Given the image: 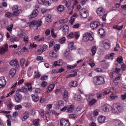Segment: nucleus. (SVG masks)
Returning a JSON list of instances; mask_svg holds the SVG:
<instances>
[{
	"mask_svg": "<svg viewBox=\"0 0 126 126\" xmlns=\"http://www.w3.org/2000/svg\"><path fill=\"white\" fill-rule=\"evenodd\" d=\"M111 112L114 115H120L123 112V107L119 104H114L111 108Z\"/></svg>",
	"mask_w": 126,
	"mask_h": 126,
	"instance_id": "nucleus-1",
	"label": "nucleus"
},
{
	"mask_svg": "<svg viewBox=\"0 0 126 126\" xmlns=\"http://www.w3.org/2000/svg\"><path fill=\"white\" fill-rule=\"evenodd\" d=\"M94 37H93V32H85L83 34L82 40L84 42H88V41H93Z\"/></svg>",
	"mask_w": 126,
	"mask_h": 126,
	"instance_id": "nucleus-2",
	"label": "nucleus"
},
{
	"mask_svg": "<svg viewBox=\"0 0 126 126\" xmlns=\"http://www.w3.org/2000/svg\"><path fill=\"white\" fill-rule=\"evenodd\" d=\"M42 25V21L41 20H33L30 23V27L32 28L33 30H37L39 26Z\"/></svg>",
	"mask_w": 126,
	"mask_h": 126,
	"instance_id": "nucleus-3",
	"label": "nucleus"
},
{
	"mask_svg": "<svg viewBox=\"0 0 126 126\" xmlns=\"http://www.w3.org/2000/svg\"><path fill=\"white\" fill-rule=\"evenodd\" d=\"M94 83L95 85H102L105 84V79L102 76L95 77L94 78Z\"/></svg>",
	"mask_w": 126,
	"mask_h": 126,
	"instance_id": "nucleus-4",
	"label": "nucleus"
},
{
	"mask_svg": "<svg viewBox=\"0 0 126 126\" xmlns=\"http://www.w3.org/2000/svg\"><path fill=\"white\" fill-rule=\"evenodd\" d=\"M13 14L14 16H18L19 13L22 12V10L19 9L18 5H16L12 7Z\"/></svg>",
	"mask_w": 126,
	"mask_h": 126,
	"instance_id": "nucleus-5",
	"label": "nucleus"
},
{
	"mask_svg": "<svg viewBox=\"0 0 126 126\" xmlns=\"http://www.w3.org/2000/svg\"><path fill=\"white\" fill-rule=\"evenodd\" d=\"M89 11L86 8H82L80 11V16L81 18H86L88 16Z\"/></svg>",
	"mask_w": 126,
	"mask_h": 126,
	"instance_id": "nucleus-6",
	"label": "nucleus"
},
{
	"mask_svg": "<svg viewBox=\"0 0 126 126\" xmlns=\"http://www.w3.org/2000/svg\"><path fill=\"white\" fill-rule=\"evenodd\" d=\"M60 125L61 126H70V123L68 120H65L64 119H62L60 120Z\"/></svg>",
	"mask_w": 126,
	"mask_h": 126,
	"instance_id": "nucleus-7",
	"label": "nucleus"
},
{
	"mask_svg": "<svg viewBox=\"0 0 126 126\" xmlns=\"http://www.w3.org/2000/svg\"><path fill=\"white\" fill-rule=\"evenodd\" d=\"M102 108L103 112H105L106 113H109L111 110H112V106L108 104L103 105Z\"/></svg>",
	"mask_w": 126,
	"mask_h": 126,
	"instance_id": "nucleus-8",
	"label": "nucleus"
},
{
	"mask_svg": "<svg viewBox=\"0 0 126 126\" xmlns=\"http://www.w3.org/2000/svg\"><path fill=\"white\" fill-rule=\"evenodd\" d=\"M8 51V45L7 44H5L0 49V55H3L5 52Z\"/></svg>",
	"mask_w": 126,
	"mask_h": 126,
	"instance_id": "nucleus-9",
	"label": "nucleus"
},
{
	"mask_svg": "<svg viewBox=\"0 0 126 126\" xmlns=\"http://www.w3.org/2000/svg\"><path fill=\"white\" fill-rule=\"evenodd\" d=\"M100 23L96 22V21H93L91 22L90 24L91 28L92 29H95L98 27V26H99Z\"/></svg>",
	"mask_w": 126,
	"mask_h": 126,
	"instance_id": "nucleus-10",
	"label": "nucleus"
},
{
	"mask_svg": "<svg viewBox=\"0 0 126 126\" xmlns=\"http://www.w3.org/2000/svg\"><path fill=\"white\" fill-rule=\"evenodd\" d=\"M14 99L17 103H20L22 100V96L21 94H16L14 95Z\"/></svg>",
	"mask_w": 126,
	"mask_h": 126,
	"instance_id": "nucleus-11",
	"label": "nucleus"
},
{
	"mask_svg": "<svg viewBox=\"0 0 126 126\" xmlns=\"http://www.w3.org/2000/svg\"><path fill=\"white\" fill-rule=\"evenodd\" d=\"M6 85V81H5L4 77H0V88H1V87H4Z\"/></svg>",
	"mask_w": 126,
	"mask_h": 126,
	"instance_id": "nucleus-12",
	"label": "nucleus"
},
{
	"mask_svg": "<svg viewBox=\"0 0 126 126\" xmlns=\"http://www.w3.org/2000/svg\"><path fill=\"white\" fill-rule=\"evenodd\" d=\"M113 125L116 126H124V123L119 119H114L113 121Z\"/></svg>",
	"mask_w": 126,
	"mask_h": 126,
	"instance_id": "nucleus-13",
	"label": "nucleus"
},
{
	"mask_svg": "<svg viewBox=\"0 0 126 126\" xmlns=\"http://www.w3.org/2000/svg\"><path fill=\"white\" fill-rule=\"evenodd\" d=\"M87 100L88 102H89V105L92 106L94 105L95 103L97 102V101L95 99H91L89 96H87Z\"/></svg>",
	"mask_w": 126,
	"mask_h": 126,
	"instance_id": "nucleus-14",
	"label": "nucleus"
},
{
	"mask_svg": "<svg viewBox=\"0 0 126 126\" xmlns=\"http://www.w3.org/2000/svg\"><path fill=\"white\" fill-rule=\"evenodd\" d=\"M96 13L99 16H102V15H104L105 13V10H104V9H103L102 7H99L96 10Z\"/></svg>",
	"mask_w": 126,
	"mask_h": 126,
	"instance_id": "nucleus-15",
	"label": "nucleus"
},
{
	"mask_svg": "<svg viewBox=\"0 0 126 126\" xmlns=\"http://www.w3.org/2000/svg\"><path fill=\"white\" fill-rule=\"evenodd\" d=\"M15 73H16V69L14 68L11 69L9 72V78H13L14 75H15Z\"/></svg>",
	"mask_w": 126,
	"mask_h": 126,
	"instance_id": "nucleus-16",
	"label": "nucleus"
},
{
	"mask_svg": "<svg viewBox=\"0 0 126 126\" xmlns=\"http://www.w3.org/2000/svg\"><path fill=\"white\" fill-rule=\"evenodd\" d=\"M38 2L40 4H43V5H45L46 6H48V5H50V2L49 1H47L46 0H37Z\"/></svg>",
	"mask_w": 126,
	"mask_h": 126,
	"instance_id": "nucleus-17",
	"label": "nucleus"
},
{
	"mask_svg": "<svg viewBox=\"0 0 126 126\" xmlns=\"http://www.w3.org/2000/svg\"><path fill=\"white\" fill-rule=\"evenodd\" d=\"M63 99L65 102H67L68 99V92L67 91H64L63 94Z\"/></svg>",
	"mask_w": 126,
	"mask_h": 126,
	"instance_id": "nucleus-18",
	"label": "nucleus"
},
{
	"mask_svg": "<svg viewBox=\"0 0 126 126\" xmlns=\"http://www.w3.org/2000/svg\"><path fill=\"white\" fill-rule=\"evenodd\" d=\"M103 45L106 50L110 48V41L109 40H104L103 42Z\"/></svg>",
	"mask_w": 126,
	"mask_h": 126,
	"instance_id": "nucleus-19",
	"label": "nucleus"
},
{
	"mask_svg": "<svg viewBox=\"0 0 126 126\" xmlns=\"http://www.w3.org/2000/svg\"><path fill=\"white\" fill-rule=\"evenodd\" d=\"M28 118H29V112L28 111H25L24 116L21 117V120L23 122H25Z\"/></svg>",
	"mask_w": 126,
	"mask_h": 126,
	"instance_id": "nucleus-20",
	"label": "nucleus"
},
{
	"mask_svg": "<svg viewBox=\"0 0 126 126\" xmlns=\"http://www.w3.org/2000/svg\"><path fill=\"white\" fill-rule=\"evenodd\" d=\"M68 48L69 50H75L76 47L74 46V43L73 42H70L68 44Z\"/></svg>",
	"mask_w": 126,
	"mask_h": 126,
	"instance_id": "nucleus-21",
	"label": "nucleus"
},
{
	"mask_svg": "<svg viewBox=\"0 0 126 126\" xmlns=\"http://www.w3.org/2000/svg\"><path fill=\"white\" fill-rule=\"evenodd\" d=\"M38 13L39 11H38V10H37V9H34L33 10L32 12L30 15V16L31 18H34V17H36V16L38 15Z\"/></svg>",
	"mask_w": 126,
	"mask_h": 126,
	"instance_id": "nucleus-22",
	"label": "nucleus"
},
{
	"mask_svg": "<svg viewBox=\"0 0 126 126\" xmlns=\"http://www.w3.org/2000/svg\"><path fill=\"white\" fill-rule=\"evenodd\" d=\"M69 31V27L67 25H65L63 27V32L64 34H67Z\"/></svg>",
	"mask_w": 126,
	"mask_h": 126,
	"instance_id": "nucleus-23",
	"label": "nucleus"
},
{
	"mask_svg": "<svg viewBox=\"0 0 126 126\" xmlns=\"http://www.w3.org/2000/svg\"><path fill=\"white\" fill-rule=\"evenodd\" d=\"M115 92H113L112 94L110 95V100H112V101H114L115 100H118V95L115 94Z\"/></svg>",
	"mask_w": 126,
	"mask_h": 126,
	"instance_id": "nucleus-24",
	"label": "nucleus"
},
{
	"mask_svg": "<svg viewBox=\"0 0 126 126\" xmlns=\"http://www.w3.org/2000/svg\"><path fill=\"white\" fill-rule=\"evenodd\" d=\"M97 121L98 123H104L106 121V117L104 116H100L98 117Z\"/></svg>",
	"mask_w": 126,
	"mask_h": 126,
	"instance_id": "nucleus-25",
	"label": "nucleus"
},
{
	"mask_svg": "<svg viewBox=\"0 0 126 126\" xmlns=\"http://www.w3.org/2000/svg\"><path fill=\"white\" fill-rule=\"evenodd\" d=\"M10 64L12 66H17L18 65V60L15 59V60H13L10 62Z\"/></svg>",
	"mask_w": 126,
	"mask_h": 126,
	"instance_id": "nucleus-26",
	"label": "nucleus"
},
{
	"mask_svg": "<svg viewBox=\"0 0 126 126\" xmlns=\"http://www.w3.org/2000/svg\"><path fill=\"white\" fill-rule=\"evenodd\" d=\"M54 65V66H61V65H63V60H60L55 62Z\"/></svg>",
	"mask_w": 126,
	"mask_h": 126,
	"instance_id": "nucleus-27",
	"label": "nucleus"
},
{
	"mask_svg": "<svg viewBox=\"0 0 126 126\" xmlns=\"http://www.w3.org/2000/svg\"><path fill=\"white\" fill-rule=\"evenodd\" d=\"M68 85L71 88H72V87H77L78 85L77 82L75 81L71 82L69 83Z\"/></svg>",
	"mask_w": 126,
	"mask_h": 126,
	"instance_id": "nucleus-28",
	"label": "nucleus"
},
{
	"mask_svg": "<svg viewBox=\"0 0 126 126\" xmlns=\"http://www.w3.org/2000/svg\"><path fill=\"white\" fill-rule=\"evenodd\" d=\"M63 3L65 6H67L68 9H70V7H69L70 6V1L69 0H65Z\"/></svg>",
	"mask_w": 126,
	"mask_h": 126,
	"instance_id": "nucleus-29",
	"label": "nucleus"
},
{
	"mask_svg": "<svg viewBox=\"0 0 126 126\" xmlns=\"http://www.w3.org/2000/svg\"><path fill=\"white\" fill-rule=\"evenodd\" d=\"M63 55L65 58H69V56H70V50L66 49V50L64 52Z\"/></svg>",
	"mask_w": 126,
	"mask_h": 126,
	"instance_id": "nucleus-30",
	"label": "nucleus"
},
{
	"mask_svg": "<svg viewBox=\"0 0 126 126\" xmlns=\"http://www.w3.org/2000/svg\"><path fill=\"white\" fill-rule=\"evenodd\" d=\"M7 106L8 110H11L12 107H13V103H12L11 100H9L7 101Z\"/></svg>",
	"mask_w": 126,
	"mask_h": 126,
	"instance_id": "nucleus-31",
	"label": "nucleus"
},
{
	"mask_svg": "<svg viewBox=\"0 0 126 126\" xmlns=\"http://www.w3.org/2000/svg\"><path fill=\"white\" fill-rule=\"evenodd\" d=\"M7 25V21L5 20H1L0 21V26L1 27H6Z\"/></svg>",
	"mask_w": 126,
	"mask_h": 126,
	"instance_id": "nucleus-32",
	"label": "nucleus"
},
{
	"mask_svg": "<svg viewBox=\"0 0 126 126\" xmlns=\"http://www.w3.org/2000/svg\"><path fill=\"white\" fill-rule=\"evenodd\" d=\"M49 56L51 58H53V59L58 58V55H57V53H55L54 51H50L49 53Z\"/></svg>",
	"mask_w": 126,
	"mask_h": 126,
	"instance_id": "nucleus-33",
	"label": "nucleus"
},
{
	"mask_svg": "<svg viewBox=\"0 0 126 126\" xmlns=\"http://www.w3.org/2000/svg\"><path fill=\"white\" fill-rule=\"evenodd\" d=\"M81 99H82V97L80 94H75L74 95V99L75 101H81Z\"/></svg>",
	"mask_w": 126,
	"mask_h": 126,
	"instance_id": "nucleus-34",
	"label": "nucleus"
},
{
	"mask_svg": "<svg viewBox=\"0 0 126 126\" xmlns=\"http://www.w3.org/2000/svg\"><path fill=\"white\" fill-rule=\"evenodd\" d=\"M32 99L34 102H38L39 101V96L35 94H32Z\"/></svg>",
	"mask_w": 126,
	"mask_h": 126,
	"instance_id": "nucleus-35",
	"label": "nucleus"
},
{
	"mask_svg": "<svg viewBox=\"0 0 126 126\" xmlns=\"http://www.w3.org/2000/svg\"><path fill=\"white\" fill-rule=\"evenodd\" d=\"M121 79V75H119L118 77H116L114 80V83L115 84V85H118L119 84V81Z\"/></svg>",
	"mask_w": 126,
	"mask_h": 126,
	"instance_id": "nucleus-36",
	"label": "nucleus"
},
{
	"mask_svg": "<svg viewBox=\"0 0 126 126\" xmlns=\"http://www.w3.org/2000/svg\"><path fill=\"white\" fill-rule=\"evenodd\" d=\"M55 88V84H51L48 86V90L47 91V93H50L51 91H52Z\"/></svg>",
	"mask_w": 126,
	"mask_h": 126,
	"instance_id": "nucleus-37",
	"label": "nucleus"
},
{
	"mask_svg": "<svg viewBox=\"0 0 126 126\" xmlns=\"http://www.w3.org/2000/svg\"><path fill=\"white\" fill-rule=\"evenodd\" d=\"M19 92H23V93H27V92H28V90L27 89V88L23 87L19 90Z\"/></svg>",
	"mask_w": 126,
	"mask_h": 126,
	"instance_id": "nucleus-38",
	"label": "nucleus"
},
{
	"mask_svg": "<svg viewBox=\"0 0 126 126\" xmlns=\"http://www.w3.org/2000/svg\"><path fill=\"white\" fill-rule=\"evenodd\" d=\"M18 37L20 38H23V36H25L26 33L24 32L20 31L18 32Z\"/></svg>",
	"mask_w": 126,
	"mask_h": 126,
	"instance_id": "nucleus-39",
	"label": "nucleus"
},
{
	"mask_svg": "<svg viewBox=\"0 0 126 126\" xmlns=\"http://www.w3.org/2000/svg\"><path fill=\"white\" fill-rule=\"evenodd\" d=\"M67 109L68 113H71L73 110H74V105H71L69 106Z\"/></svg>",
	"mask_w": 126,
	"mask_h": 126,
	"instance_id": "nucleus-40",
	"label": "nucleus"
},
{
	"mask_svg": "<svg viewBox=\"0 0 126 126\" xmlns=\"http://www.w3.org/2000/svg\"><path fill=\"white\" fill-rule=\"evenodd\" d=\"M98 33L100 34V36L105 35V30L103 29H100L98 30Z\"/></svg>",
	"mask_w": 126,
	"mask_h": 126,
	"instance_id": "nucleus-41",
	"label": "nucleus"
},
{
	"mask_svg": "<svg viewBox=\"0 0 126 126\" xmlns=\"http://www.w3.org/2000/svg\"><path fill=\"white\" fill-rule=\"evenodd\" d=\"M124 27V26H118V25H114L113 26L114 29H116V30H122L123 29V28Z\"/></svg>",
	"mask_w": 126,
	"mask_h": 126,
	"instance_id": "nucleus-42",
	"label": "nucleus"
},
{
	"mask_svg": "<svg viewBox=\"0 0 126 126\" xmlns=\"http://www.w3.org/2000/svg\"><path fill=\"white\" fill-rule=\"evenodd\" d=\"M46 20L48 23L52 22V16L50 14L47 15L46 16Z\"/></svg>",
	"mask_w": 126,
	"mask_h": 126,
	"instance_id": "nucleus-43",
	"label": "nucleus"
},
{
	"mask_svg": "<svg viewBox=\"0 0 126 126\" xmlns=\"http://www.w3.org/2000/svg\"><path fill=\"white\" fill-rule=\"evenodd\" d=\"M57 108H61L63 106V100H60L58 103L56 104Z\"/></svg>",
	"mask_w": 126,
	"mask_h": 126,
	"instance_id": "nucleus-44",
	"label": "nucleus"
},
{
	"mask_svg": "<svg viewBox=\"0 0 126 126\" xmlns=\"http://www.w3.org/2000/svg\"><path fill=\"white\" fill-rule=\"evenodd\" d=\"M39 123H40V119H37L33 121V125L35 126H39Z\"/></svg>",
	"mask_w": 126,
	"mask_h": 126,
	"instance_id": "nucleus-45",
	"label": "nucleus"
},
{
	"mask_svg": "<svg viewBox=\"0 0 126 126\" xmlns=\"http://www.w3.org/2000/svg\"><path fill=\"white\" fill-rule=\"evenodd\" d=\"M14 15L13 14L9 12H6L5 13V16L6 17H8V18H10V17H12V16Z\"/></svg>",
	"mask_w": 126,
	"mask_h": 126,
	"instance_id": "nucleus-46",
	"label": "nucleus"
},
{
	"mask_svg": "<svg viewBox=\"0 0 126 126\" xmlns=\"http://www.w3.org/2000/svg\"><path fill=\"white\" fill-rule=\"evenodd\" d=\"M59 22L60 24H64V23H67V22H68V18L60 20Z\"/></svg>",
	"mask_w": 126,
	"mask_h": 126,
	"instance_id": "nucleus-47",
	"label": "nucleus"
},
{
	"mask_svg": "<svg viewBox=\"0 0 126 126\" xmlns=\"http://www.w3.org/2000/svg\"><path fill=\"white\" fill-rule=\"evenodd\" d=\"M57 10H58V11H60V12H62V11H63V10H64V6L63 5H60L57 8Z\"/></svg>",
	"mask_w": 126,
	"mask_h": 126,
	"instance_id": "nucleus-48",
	"label": "nucleus"
},
{
	"mask_svg": "<svg viewBox=\"0 0 126 126\" xmlns=\"http://www.w3.org/2000/svg\"><path fill=\"white\" fill-rule=\"evenodd\" d=\"M39 77H41V74H40L38 70L35 71L34 72V78H36Z\"/></svg>",
	"mask_w": 126,
	"mask_h": 126,
	"instance_id": "nucleus-49",
	"label": "nucleus"
},
{
	"mask_svg": "<svg viewBox=\"0 0 126 126\" xmlns=\"http://www.w3.org/2000/svg\"><path fill=\"white\" fill-rule=\"evenodd\" d=\"M60 48H61V46H60V44H55L54 46V50L55 52H58V51L59 50H60Z\"/></svg>",
	"mask_w": 126,
	"mask_h": 126,
	"instance_id": "nucleus-50",
	"label": "nucleus"
},
{
	"mask_svg": "<svg viewBox=\"0 0 126 126\" xmlns=\"http://www.w3.org/2000/svg\"><path fill=\"white\" fill-rule=\"evenodd\" d=\"M69 119H72V120H75V119H77L78 116L76 114H70L69 115Z\"/></svg>",
	"mask_w": 126,
	"mask_h": 126,
	"instance_id": "nucleus-51",
	"label": "nucleus"
},
{
	"mask_svg": "<svg viewBox=\"0 0 126 126\" xmlns=\"http://www.w3.org/2000/svg\"><path fill=\"white\" fill-rule=\"evenodd\" d=\"M39 114L41 116V118H44L45 112L44 111V109H40L39 111Z\"/></svg>",
	"mask_w": 126,
	"mask_h": 126,
	"instance_id": "nucleus-52",
	"label": "nucleus"
},
{
	"mask_svg": "<svg viewBox=\"0 0 126 126\" xmlns=\"http://www.w3.org/2000/svg\"><path fill=\"white\" fill-rule=\"evenodd\" d=\"M76 66H77V64H74L73 65H68L66 66L67 68L68 69H73V68H75V67H76Z\"/></svg>",
	"mask_w": 126,
	"mask_h": 126,
	"instance_id": "nucleus-53",
	"label": "nucleus"
},
{
	"mask_svg": "<svg viewBox=\"0 0 126 126\" xmlns=\"http://www.w3.org/2000/svg\"><path fill=\"white\" fill-rule=\"evenodd\" d=\"M51 34L53 38H57V34L55 33V30L54 29H51Z\"/></svg>",
	"mask_w": 126,
	"mask_h": 126,
	"instance_id": "nucleus-54",
	"label": "nucleus"
},
{
	"mask_svg": "<svg viewBox=\"0 0 126 126\" xmlns=\"http://www.w3.org/2000/svg\"><path fill=\"white\" fill-rule=\"evenodd\" d=\"M77 75V72H75L74 74H71L67 75L66 78H70V77H74Z\"/></svg>",
	"mask_w": 126,
	"mask_h": 126,
	"instance_id": "nucleus-55",
	"label": "nucleus"
},
{
	"mask_svg": "<svg viewBox=\"0 0 126 126\" xmlns=\"http://www.w3.org/2000/svg\"><path fill=\"white\" fill-rule=\"evenodd\" d=\"M65 37H63L59 39V42L60 44H64V43H65Z\"/></svg>",
	"mask_w": 126,
	"mask_h": 126,
	"instance_id": "nucleus-56",
	"label": "nucleus"
},
{
	"mask_svg": "<svg viewBox=\"0 0 126 126\" xmlns=\"http://www.w3.org/2000/svg\"><path fill=\"white\" fill-rule=\"evenodd\" d=\"M75 36L74 33L70 32L67 35V38H68V39H70L71 38H74Z\"/></svg>",
	"mask_w": 126,
	"mask_h": 126,
	"instance_id": "nucleus-57",
	"label": "nucleus"
},
{
	"mask_svg": "<svg viewBox=\"0 0 126 126\" xmlns=\"http://www.w3.org/2000/svg\"><path fill=\"white\" fill-rule=\"evenodd\" d=\"M96 49H97V48H96V46H94L92 47L91 52H92L93 56H94V55L96 54Z\"/></svg>",
	"mask_w": 126,
	"mask_h": 126,
	"instance_id": "nucleus-58",
	"label": "nucleus"
},
{
	"mask_svg": "<svg viewBox=\"0 0 126 126\" xmlns=\"http://www.w3.org/2000/svg\"><path fill=\"white\" fill-rule=\"evenodd\" d=\"M13 28V25L11 24L10 25H9L8 27L6 28V29L7 30H8V31L11 32L12 31Z\"/></svg>",
	"mask_w": 126,
	"mask_h": 126,
	"instance_id": "nucleus-59",
	"label": "nucleus"
},
{
	"mask_svg": "<svg viewBox=\"0 0 126 126\" xmlns=\"http://www.w3.org/2000/svg\"><path fill=\"white\" fill-rule=\"evenodd\" d=\"M41 49H42V47L40 46L39 49H38L37 51L36 52V54L37 55H42V54L44 53V51H43V50Z\"/></svg>",
	"mask_w": 126,
	"mask_h": 126,
	"instance_id": "nucleus-60",
	"label": "nucleus"
},
{
	"mask_svg": "<svg viewBox=\"0 0 126 126\" xmlns=\"http://www.w3.org/2000/svg\"><path fill=\"white\" fill-rule=\"evenodd\" d=\"M14 109L15 110H16V111H18V110L22 109V105L20 104L16 105V106H15Z\"/></svg>",
	"mask_w": 126,
	"mask_h": 126,
	"instance_id": "nucleus-61",
	"label": "nucleus"
},
{
	"mask_svg": "<svg viewBox=\"0 0 126 126\" xmlns=\"http://www.w3.org/2000/svg\"><path fill=\"white\" fill-rule=\"evenodd\" d=\"M23 41H24V42H25V43L27 44V43L29 42V37H28V36H24Z\"/></svg>",
	"mask_w": 126,
	"mask_h": 126,
	"instance_id": "nucleus-62",
	"label": "nucleus"
},
{
	"mask_svg": "<svg viewBox=\"0 0 126 126\" xmlns=\"http://www.w3.org/2000/svg\"><path fill=\"white\" fill-rule=\"evenodd\" d=\"M11 41L13 43H14V42H18V41H19V38L17 37H12L11 38Z\"/></svg>",
	"mask_w": 126,
	"mask_h": 126,
	"instance_id": "nucleus-63",
	"label": "nucleus"
},
{
	"mask_svg": "<svg viewBox=\"0 0 126 126\" xmlns=\"http://www.w3.org/2000/svg\"><path fill=\"white\" fill-rule=\"evenodd\" d=\"M27 86L28 87L29 91L31 92V91H32V86H31V84L30 83L27 84Z\"/></svg>",
	"mask_w": 126,
	"mask_h": 126,
	"instance_id": "nucleus-64",
	"label": "nucleus"
}]
</instances>
